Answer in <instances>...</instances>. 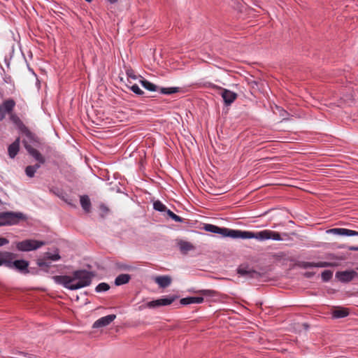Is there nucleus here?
Instances as JSON below:
<instances>
[{
  "instance_id": "aec40b11",
  "label": "nucleus",
  "mask_w": 358,
  "mask_h": 358,
  "mask_svg": "<svg viewBox=\"0 0 358 358\" xmlns=\"http://www.w3.org/2000/svg\"><path fill=\"white\" fill-rule=\"evenodd\" d=\"M155 282L160 287L165 288L171 283V278L169 275H159L155 278Z\"/></svg>"
},
{
  "instance_id": "58836bf2",
  "label": "nucleus",
  "mask_w": 358,
  "mask_h": 358,
  "mask_svg": "<svg viewBox=\"0 0 358 358\" xmlns=\"http://www.w3.org/2000/svg\"><path fill=\"white\" fill-rule=\"evenodd\" d=\"M99 209L101 211L100 215L103 217L104 215L107 214L109 211V208L103 203L100 204Z\"/></svg>"
},
{
  "instance_id": "a19ab883",
  "label": "nucleus",
  "mask_w": 358,
  "mask_h": 358,
  "mask_svg": "<svg viewBox=\"0 0 358 358\" xmlns=\"http://www.w3.org/2000/svg\"><path fill=\"white\" fill-rule=\"evenodd\" d=\"M126 74L128 78H130L133 80L137 79V76L135 75L134 71L131 68H129L126 70Z\"/></svg>"
},
{
  "instance_id": "f3484780",
  "label": "nucleus",
  "mask_w": 358,
  "mask_h": 358,
  "mask_svg": "<svg viewBox=\"0 0 358 358\" xmlns=\"http://www.w3.org/2000/svg\"><path fill=\"white\" fill-rule=\"evenodd\" d=\"M20 150V138H17L10 145H9L8 148V156L11 159H14L15 156L17 155Z\"/></svg>"
},
{
  "instance_id": "c85d7f7f",
  "label": "nucleus",
  "mask_w": 358,
  "mask_h": 358,
  "mask_svg": "<svg viewBox=\"0 0 358 358\" xmlns=\"http://www.w3.org/2000/svg\"><path fill=\"white\" fill-rule=\"evenodd\" d=\"M153 208L156 211L161 212V213H166L169 210L167 207L159 200H157L154 201L153 203Z\"/></svg>"
},
{
  "instance_id": "864d4df0",
  "label": "nucleus",
  "mask_w": 358,
  "mask_h": 358,
  "mask_svg": "<svg viewBox=\"0 0 358 358\" xmlns=\"http://www.w3.org/2000/svg\"><path fill=\"white\" fill-rule=\"evenodd\" d=\"M306 276L310 277V274L307 273V274H306Z\"/></svg>"
},
{
  "instance_id": "e433bc0d",
  "label": "nucleus",
  "mask_w": 358,
  "mask_h": 358,
  "mask_svg": "<svg viewBox=\"0 0 358 358\" xmlns=\"http://www.w3.org/2000/svg\"><path fill=\"white\" fill-rule=\"evenodd\" d=\"M315 268H326L332 266V264L331 262H314Z\"/></svg>"
},
{
  "instance_id": "1a4fd4ad",
  "label": "nucleus",
  "mask_w": 358,
  "mask_h": 358,
  "mask_svg": "<svg viewBox=\"0 0 358 358\" xmlns=\"http://www.w3.org/2000/svg\"><path fill=\"white\" fill-rule=\"evenodd\" d=\"M252 236H253V231L229 229L227 237L233 239H251Z\"/></svg>"
},
{
  "instance_id": "393cba45",
  "label": "nucleus",
  "mask_w": 358,
  "mask_h": 358,
  "mask_svg": "<svg viewBox=\"0 0 358 358\" xmlns=\"http://www.w3.org/2000/svg\"><path fill=\"white\" fill-rule=\"evenodd\" d=\"M268 229L262 230L260 231L254 232L252 238L257 239L259 241H264L268 240Z\"/></svg>"
},
{
  "instance_id": "37998d69",
  "label": "nucleus",
  "mask_w": 358,
  "mask_h": 358,
  "mask_svg": "<svg viewBox=\"0 0 358 358\" xmlns=\"http://www.w3.org/2000/svg\"><path fill=\"white\" fill-rule=\"evenodd\" d=\"M9 243L8 239L4 237H0V247L6 245Z\"/></svg>"
},
{
  "instance_id": "7c9ffc66",
  "label": "nucleus",
  "mask_w": 358,
  "mask_h": 358,
  "mask_svg": "<svg viewBox=\"0 0 358 358\" xmlns=\"http://www.w3.org/2000/svg\"><path fill=\"white\" fill-rule=\"evenodd\" d=\"M333 276V271L331 270H324L321 273V278L323 282H329Z\"/></svg>"
},
{
  "instance_id": "412c9836",
  "label": "nucleus",
  "mask_w": 358,
  "mask_h": 358,
  "mask_svg": "<svg viewBox=\"0 0 358 358\" xmlns=\"http://www.w3.org/2000/svg\"><path fill=\"white\" fill-rule=\"evenodd\" d=\"M80 202L82 208L85 213H89L91 210V201L87 195H83L80 197Z\"/></svg>"
},
{
  "instance_id": "c03bdc74",
  "label": "nucleus",
  "mask_w": 358,
  "mask_h": 358,
  "mask_svg": "<svg viewBox=\"0 0 358 358\" xmlns=\"http://www.w3.org/2000/svg\"><path fill=\"white\" fill-rule=\"evenodd\" d=\"M10 60L11 57H8V56H6L4 58V62L8 69L10 67Z\"/></svg>"
},
{
  "instance_id": "4be33fe9",
  "label": "nucleus",
  "mask_w": 358,
  "mask_h": 358,
  "mask_svg": "<svg viewBox=\"0 0 358 358\" xmlns=\"http://www.w3.org/2000/svg\"><path fill=\"white\" fill-rule=\"evenodd\" d=\"M140 83L141 84V85L145 88L148 91H150V92H157L159 90V86L156 85L155 84L151 83L150 81L145 79V78H142L141 80H140Z\"/></svg>"
},
{
  "instance_id": "f03ea898",
  "label": "nucleus",
  "mask_w": 358,
  "mask_h": 358,
  "mask_svg": "<svg viewBox=\"0 0 358 358\" xmlns=\"http://www.w3.org/2000/svg\"><path fill=\"white\" fill-rule=\"evenodd\" d=\"M60 259L59 250L57 248H54L52 251L45 252L42 259H38L36 264L42 268L44 273H53L55 271L52 270L50 261L56 262Z\"/></svg>"
},
{
  "instance_id": "8fccbe9b",
  "label": "nucleus",
  "mask_w": 358,
  "mask_h": 358,
  "mask_svg": "<svg viewBox=\"0 0 358 358\" xmlns=\"http://www.w3.org/2000/svg\"><path fill=\"white\" fill-rule=\"evenodd\" d=\"M106 1H108L110 3L113 4V3H116L118 0H106Z\"/></svg>"
},
{
  "instance_id": "4468645a",
  "label": "nucleus",
  "mask_w": 358,
  "mask_h": 358,
  "mask_svg": "<svg viewBox=\"0 0 358 358\" xmlns=\"http://www.w3.org/2000/svg\"><path fill=\"white\" fill-rule=\"evenodd\" d=\"M26 150L28 154L31 156L37 162L41 164L45 163V157L41 154V152L33 147L26 145Z\"/></svg>"
},
{
  "instance_id": "603ef678",
  "label": "nucleus",
  "mask_w": 358,
  "mask_h": 358,
  "mask_svg": "<svg viewBox=\"0 0 358 358\" xmlns=\"http://www.w3.org/2000/svg\"><path fill=\"white\" fill-rule=\"evenodd\" d=\"M46 148H47V150H50L51 149V148L49 145L46 146Z\"/></svg>"
},
{
  "instance_id": "09e8293b",
  "label": "nucleus",
  "mask_w": 358,
  "mask_h": 358,
  "mask_svg": "<svg viewBox=\"0 0 358 358\" xmlns=\"http://www.w3.org/2000/svg\"><path fill=\"white\" fill-rule=\"evenodd\" d=\"M303 327L304 328L305 330H308L310 327L309 324L308 323H303L302 324Z\"/></svg>"
},
{
  "instance_id": "6e6552de",
  "label": "nucleus",
  "mask_w": 358,
  "mask_h": 358,
  "mask_svg": "<svg viewBox=\"0 0 358 358\" xmlns=\"http://www.w3.org/2000/svg\"><path fill=\"white\" fill-rule=\"evenodd\" d=\"M237 273L247 279H259L262 275L259 272L250 268L248 266H240L237 268Z\"/></svg>"
},
{
  "instance_id": "bb28decb",
  "label": "nucleus",
  "mask_w": 358,
  "mask_h": 358,
  "mask_svg": "<svg viewBox=\"0 0 358 358\" xmlns=\"http://www.w3.org/2000/svg\"><path fill=\"white\" fill-rule=\"evenodd\" d=\"M179 248L182 253H187L194 249V246L191 243L184 241H181L179 243Z\"/></svg>"
},
{
  "instance_id": "f8f14e48",
  "label": "nucleus",
  "mask_w": 358,
  "mask_h": 358,
  "mask_svg": "<svg viewBox=\"0 0 358 358\" xmlns=\"http://www.w3.org/2000/svg\"><path fill=\"white\" fill-rule=\"evenodd\" d=\"M327 233L342 236H358V231L345 228H332L328 229Z\"/></svg>"
},
{
  "instance_id": "a878e982",
  "label": "nucleus",
  "mask_w": 358,
  "mask_h": 358,
  "mask_svg": "<svg viewBox=\"0 0 358 358\" xmlns=\"http://www.w3.org/2000/svg\"><path fill=\"white\" fill-rule=\"evenodd\" d=\"M159 92L163 94L170 95L180 92V87H159Z\"/></svg>"
},
{
  "instance_id": "3c124183",
  "label": "nucleus",
  "mask_w": 358,
  "mask_h": 358,
  "mask_svg": "<svg viewBox=\"0 0 358 358\" xmlns=\"http://www.w3.org/2000/svg\"><path fill=\"white\" fill-rule=\"evenodd\" d=\"M85 1L88 2V3H90L92 1V0H85Z\"/></svg>"
},
{
  "instance_id": "de8ad7c7",
  "label": "nucleus",
  "mask_w": 358,
  "mask_h": 358,
  "mask_svg": "<svg viewBox=\"0 0 358 358\" xmlns=\"http://www.w3.org/2000/svg\"><path fill=\"white\" fill-rule=\"evenodd\" d=\"M348 249L351 251H358V246H350Z\"/></svg>"
},
{
  "instance_id": "2eb2a0df",
  "label": "nucleus",
  "mask_w": 358,
  "mask_h": 358,
  "mask_svg": "<svg viewBox=\"0 0 358 358\" xmlns=\"http://www.w3.org/2000/svg\"><path fill=\"white\" fill-rule=\"evenodd\" d=\"M350 314L349 309L344 307H338L332 310L331 317L334 319H341L348 316Z\"/></svg>"
},
{
  "instance_id": "9d476101",
  "label": "nucleus",
  "mask_w": 358,
  "mask_h": 358,
  "mask_svg": "<svg viewBox=\"0 0 358 358\" xmlns=\"http://www.w3.org/2000/svg\"><path fill=\"white\" fill-rule=\"evenodd\" d=\"M203 229L208 232L220 234L224 238L228 236L229 228L227 227H220L212 224H205Z\"/></svg>"
},
{
  "instance_id": "39448f33",
  "label": "nucleus",
  "mask_w": 358,
  "mask_h": 358,
  "mask_svg": "<svg viewBox=\"0 0 358 358\" xmlns=\"http://www.w3.org/2000/svg\"><path fill=\"white\" fill-rule=\"evenodd\" d=\"M45 245L43 241L35 239H26L22 241L16 242L15 247L20 252H31L36 250Z\"/></svg>"
},
{
  "instance_id": "7ed1b4c3",
  "label": "nucleus",
  "mask_w": 358,
  "mask_h": 358,
  "mask_svg": "<svg viewBox=\"0 0 358 358\" xmlns=\"http://www.w3.org/2000/svg\"><path fill=\"white\" fill-rule=\"evenodd\" d=\"M26 220L27 216L21 212H0V227L15 225Z\"/></svg>"
},
{
  "instance_id": "c756f323",
  "label": "nucleus",
  "mask_w": 358,
  "mask_h": 358,
  "mask_svg": "<svg viewBox=\"0 0 358 358\" xmlns=\"http://www.w3.org/2000/svg\"><path fill=\"white\" fill-rule=\"evenodd\" d=\"M15 105V103L13 99H8V100H6L5 101H3L1 106L3 107V108L5 109V110L7 113H10L13 110Z\"/></svg>"
},
{
  "instance_id": "cd10ccee",
  "label": "nucleus",
  "mask_w": 358,
  "mask_h": 358,
  "mask_svg": "<svg viewBox=\"0 0 358 358\" xmlns=\"http://www.w3.org/2000/svg\"><path fill=\"white\" fill-rule=\"evenodd\" d=\"M12 255V252L0 251V266H4L6 267L8 259Z\"/></svg>"
},
{
  "instance_id": "a18cd8bd",
  "label": "nucleus",
  "mask_w": 358,
  "mask_h": 358,
  "mask_svg": "<svg viewBox=\"0 0 358 358\" xmlns=\"http://www.w3.org/2000/svg\"><path fill=\"white\" fill-rule=\"evenodd\" d=\"M117 267L122 270H127L129 268V266H128L126 264H117Z\"/></svg>"
},
{
  "instance_id": "0eeeda50",
  "label": "nucleus",
  "mask_w": 358,
  "mask_h": 358,
  "mask_svg": "<svg viewBox=\"0 0 358 358\" xmlns=\"http://www.w3.org/2000/svg\"><path fill=\"white\" fill-rule=\"evenodd\" d=\"M358 273L355 270H345L337 271L335 274L336 278L342 283H348L354 280Z\"/></svg>"
},
{
  "instance_id": "f257e3e1",
  "label": "nucleus",
  "mask_w": 358,
  "mask_h": 358,
  "mask_svg": "<svg viewBox=\"0 0 358 358\" xmlns=\"http://www.w3.org/2000/svg\"><path fill=\"white\" fill-rule=\"evenodd\" d=\"M94 277H95L94 271L78 269L74 271L71 276L67 275H54L52 278L56 284L61 285L66 289L77 290L89 286Z\"/></svg>"
},
{
  "instance_id": "49530a36",
  "label": "nucleus",
  "mask_w": 358,
  "mask_h": 358,
  "mask_svg": "<svg viewBox=\"0 0 358 358\" xmlns=\"http://www.w3.org/2000/svg\"><path fill=\"white\" fill-rule=\"evenodd\" d=\"M42 164H41V163H39V162H37V163H36L35 164H34V165H31V166L35 169V171H37L38 169H40V168H41V165H42Z\"/></svg>"
},
{
  "instance_id": "ea45409f",
  "label": "nucleus",
  "mask_w": 358,
  "mask_h": 358,
  "mask_svg": "<svg viewBox=\"0 0 358 358\" xmlns=\"http://www.w3.org/2000/svg\"><path fill=\"white\" fill-rule=\"evenodd\" d=\"M301 266L304 269L315 268L314 262H302Z\"/></svg>"
},
{
  "instance_id": "a211bd4d",
  "label": "nucleus",
  "mask_w": 358,
  "mask_h": 358,
  "mask_svg": "<svg viewBox=\"0 0 358 358\" xmlns=\"http://www.w3.org/2000/svg\"><path fill=\"white\" fill-rule=\"evenodd\" d=\"M197 293L201 295V297H204V300L207 301H211L218 296V292L213 289H200Z\"/></svg>"
},
{
  "instance_id": "ddd939ff",
  "label": "nucleus",
  "mask_w": 358,
  "mask_h": 358,
  "mask_svg": "<svg viewBox=\"0 0 358 358\" xmlns=\"http://www.w3.org/2000/svg\"><path fill=\"white\" fill-rule=\"evenodd\" d=\"M116 318V315L111 314L102 317L95 321L92 325L94 329H98L106 327L110 324Z\"/></svg>"
},
{
  "instance_id": "20e7f679",
  "label": "nucleus",
  "mask_w": 358,
  "mask_h": 358,
  "mask_svg": "<svg viewBox=\"0 0 358 358\" xmlns=\"http://www.w3.org/2000/svg\"><path fill=\"white\" fill-rule=\"evenodd\" d=\"M17 257L15 253L12 252V255L8 257L6 268L15 270L17 272L22 274H28V266L29 262L25 259H14Z\"/></svg>"
},
{
  "instance_id": "c9c22d12",
  "label": "nucleus",
  "mask_w": 358,
  "mask_h": 358,
  "mask_svg": "<svg viewBox=\"0 0 358 358\" xmlns=\"http://www.w3.org/2000/svg\"><path fill=\"white\" fill-rule=\"evenodd\" d=\"M24 171H25V174L29 178L34 177L35 173L36 172V171H35V169L31 165L26 166Z\"/></svg>"
},
{
  "instance_id": "6ab92c4d",
  "label": "nucleus",
  "mask_w": 358,
  "mask_h": 358,
  "mask_svg": "<svg viewBox=\"0 0 358 358\" xmlns=\"http://www.w3.org/2000/svg\"><path fill=\"white\" fill-rule=\"evenodd\" d=\"M204 301V297L201 296H187L180 299L181 305L187 306L192 303H201Z\"/></svg>"
},
{
  "instance_id": "79ce46f5",
  "label": "nucleus",
  "mask_w": 358,
  "mask_h": 358,
  "mask_svg": "<svg viewBox=\"0 0 358 358\" xmlns=\"http://www.w3.org/2000/svg\"><path fill=\"white\" fill-rule=\"evenodd\" d=\"M6 113L3 107L0 106V121L5 118Z\"/></svg>"
},
{
  "instance_id": "5701e85b",
  "label": "nucleus",
  "mask_w": 358,
  "mask_h": 358,
  "mask_svg": "<svg viewBox=\"0 0 358 358\" xmlns=\"http://www.w3.org/2000/svg\"><path fill=\"white\" fill-rule=\"evenodd\" d=\"M131 279V275L129 274H120L116 277L115 279V285L116 286H120L129 282Z\"/></svg>"
},
{
  "instance_id": "dca6fc26",
  "label": "nucleus",
  "mask_w": 358,
  "mask_h": 358,
  "mask_svg": "<svg viewBox=\"0 0 358 358\" xmlns=\"http://www.w3.org/2000/svg\"><path fill=\"white\" fill-rule=\"evenodd\" d=\"M268 240L273 241H285L289 238V234L287 233L280 234L279 232L268 230Z\"/></svg>"
},
{
  "instance_id": "72a5a7b5",
  "label": "nucleus",
  "mask_w": 358,
  "mask_h": 358,
  "mask_svg": "<svg viewBox=\"0 0 358 358\" xmlns=\"http://www.w3.org/2000/svg\"><path fill=\"white\" fill-rule=\"evenodd\" d=\"M127 87L136 95L143 96L144 94V92L136 84L131 86L127 85Z\"/></svg>"
},
{
  "instance_id": "b1692460",
  "label": "nucleus",
  "mask_w": 358,
  "mask_h": 358,
  "mask_svg": "<svg viewBox=\"0 0 358 358\" xmlns=\"http://www.w3.org/2000/svg\"><path fill=\"white\" fill-rule=\"evenodd\" d=\"M178 298V295L176 294H169L166 296H164L160 299L161 306H168L171 304L176 299Z\"/></svg>"
},
{
  "instance_id": "473e14b6",
  "label": "nucleus",
  "mask_w": 358,
  "mask_h": 358,
  "mask_svg": "<svg viewBox=\"0 0 358 358\" xmlns=\"http://www.w3.org/2000/svg\"><path fill=\"white\" fill-rule=\"evenodd\" d=\"M166 214L170 218H171L175 222H184V219L182 217L177 215L173 212H172L171 210H168Z\"/></svg>"
},
{
  "instance_id": "f704fd0d",
  "label": "nucleus",
  "mask_w": 358,
  "mask_h": 358,
  "mask_svg": "<svg viewBox=\"0 0 358 358\" xmlns=\"http://www.w3.org/2000/svg\"><path fill=\"white\" fill-rule=\"evenodd\" d=\"M159 306H162L159 299L149 301L146 303V307L149 308H155Z\"/></svg>"
},
{
  "instance_id": "423d86ee",
  "label": "nucleus",
  "mask_w": 358,
  "mask_h": 358,
  "mask_svg": "<svg viewBox=\"0 0 358 358\" xmlns=\"http://www.w3.org/2000/svg\"><path fill=\"white\" fill-rule=\"evenodd\" d=\"M25 138L22 141V143L24 145V148L26 149V145L30 147H36V148H42L43 145V143L42 140L38 137L34 133L31 132L29 130H27L24 132Z\"/></svg>"
},
{
  "instance_id": "4c0bfd02",
  "label": "nucleus",
  "mask_w": 358,
  "mask_h": 358,
  "mask_svg": "<svg viewBox=\"0 0 358 358\" xmlns=\"http://www.w3.org/2000/svg\"><path fill=\"white\" fill-rule=\"evenodd\" d=\"M41 272H43L42 268L39 267L38 268H34L31 267L29 268L28 266V274L30 273L31 275H40Z\"/></svg>"
},
{
  "instance_id": "2f4dec72",
  "label": "nucleus",
  "mask_w": 358,
  "mask_h": 358,
  "mask_svg": "<svg viewBox=\"0 0 358 358\" xmlns=\"http://www.w3.org/2000/svg\"><path fill=\"white\" fill-rule=\"evenodd\" d=\"M110 289V285L106 282H101L95 287V292L97 293L105 292Z\"/></svg>"
},
{
  "instance_id": "9b49d317",
  "label": "nucleus",
  "mask_w": 358,
  "mask_h": 358,
  "mask_svg": "<svg viewBox=\"0 0 358 358\" xmlns=\"http://www.w3.org/2000/svg\"><path fill=\"white\" fill-rule=\"evenodd\" d=\"M220 94L223 99V101L226 106H230L238 96L236 92L222 87H220Z\"/></svg>"
}]
</instances>
